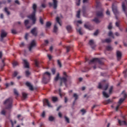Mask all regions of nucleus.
I'll return each mask as SVG.
<instances>
[{
  "mask_svg": "<svg viewBox=\"0 0 127 127\" xmlns=\"http://www.w3.org/2000/svg\"><path fill=\"white\" fill-rule=\"evenodd\" d=\"M80 112H81V113H82V115H84V114L86 113V110L83 109H81L80 110Z\"/></svg>",
  "mask_w": 127,
  "mask_h": 127,
  "instance_id": "603ef678",
  "label": "nucleus"
},
{
  "mask_svg": "<svg viewBox=\"0 0 127 127\" xmlns=\"http://www.w3.org/2000/svg\"><path fill=\"white\" fill-rule=\"evenodd\" d=\"M81 12L80 10H78L77 12V14H76V17H77V18H80V13Z\"/></svg>",
  "mask_w": 127,
  "mask_h": 127,
  "instance_id": "58836bf2",
  "label": "nucleus"
},
{
  "mask_svg": "<svg viewBox=\"0 0 127 127\" xmlns=\"http://www.w3.org/2000/svg\"><path fill=\"white\" fill-rule=\"evenodd\" d=\"M17 74H18V73H17V71H14L13 74V77H16V76H17Z\"/></svg>",
  "mask_w": 127,
  "mask_h": 127,
  "instance_id": "052dcab7",
  "label": "nucleus"
},
{
  "mask_svg": "<svg viewBox=\"0 0 127 127\" xmlns=\"http://www.w3.org/2000/svg\"><path fill=\"white\" fill-rule=\"evenodd\" d=\"M122 95H123L124 98H121L119 101V104H122L123 103V102L126 100L127 98V94L126 93V91H123L122 93Z\"/></svg>",
  "mask_w": 127,
  "mask_h": 127,
  "instance_id": "0eeeda50",
  "label": "nucleus"
},
{
  "mask_svg": "<svg viewBox=\"0 0 127 127\" xmlns=\"http://www.w3.org/2000/svg\"><path fill=\"white\" fill-rule=\"evenodd\" d=\"M52 25V23H51L50 21L47 22L46 24V28H49V27H50V26H51Z\"/></svg>",
  "mask_w": 127,
  "mask_h": 127,
  "instance_id": "412c9836",
  "label": "nucleus"
},
{
  "mask_svg": "<svg viewBox=\"0 0 127 127\" xmlns=\"http://www.w3.org/2000/svg\"><path fill=\"white\" fill-rule=\"evenodd\" d=\"M80 1H81V0H78V1L76 2V5L79 6V5H80Z\"/></svg>",
  "mask_w": 127,
  "mask_h": 127,
  "instance_id": "338daca9",
  "label": "nucleus"
},
{
  "mask_svg": "<svg viewBox=\"0 0 127 127\" xmlns=\"http://www.w3.org/2000/svg\"><path fill=\"white\" fill-rule=\"evenodd\" d=\"M127 69H126L123 71V74H124L125 78H127Z\"/></svg>",
  "mask_w": 127,
  "mask_h": 127,
  "instance_id": "864d4df0",
  "label": "nucleus"
},
{
  "mask_svg": "<svg viewBox=\"0 0 127 127\" xmlns=\"http://www.w3.org/2000/svg\"><path fill=\"white\" fill-rule=\"evenodd\" d=\"M36 46V41L35 40H33L30 43V45L29 47V50L30 52H31L33 47H35Z\"/></svg>",
  "mask_w": 127,
  "mask_h": 127,
  "instance_id": "423d86ee",
  "label": "nucleus"
},
{
  "mask_svg": "<svg viewBox=\"0 0 127 127\" xmlns=\"http://www.w3.org/2000/svg\"><path fill=\"white\" fill-rule=\"evenodd\" d=\"M78 95H77V94H76V93L73 94V98H74V99H75V100L73 103V106H74V105H75V103H76V100H78Z\"/></svg>",
  "mask_w": 127,
  "mask_h": 127,
  "instance_id": "a211bd4d",
  "label": "nucleus"
},
{
  "mask_svg": "<svg viewBox=\"0 0 127 127\" xmlns=\"http://www.w3.org/2000/svg\"><path fill=\"white\" fill-rule=\"evenodd\" d=\"M102 84H101V83H99L98 86V89H102Z\"/></svg>",
  "mask_w": 127,
  "mask_h": 127,
  "instance_id": "0e129e2a",
  "label": "nucleus"
},
{
  "mask_svg": "<svg viewBox=\"0 0 127 127\" xmlns=\"http://www.w3.org/2000/svg\"><path fill=\"white\" fill-rule=\"evenodd\" d=\"M89 44L90 46H93V45H94V41L93 40H90L89 42Z\"/></svg>",
  "mask_w": 127,
  "mask_h": 127,
  "instance_id": "f704fd0d",
  "label": "nucleus"
},
{
  "mask_svg": "<svg viewBox=\"0 0 127 127\" xmlns=\"http://www.w3.org/2000/svg\"><path fill=\"white\" fill-rule=\"evenodd\" d=\"M43 106L44 107H45V106H48L49 108L51 107V105L50 104V103H49V101H48V99H45L43 101Z\"/></svg>",
  "mask_w": 127,
  "mask_h": 127,
  "instance_id": "9d476101",
  "label": "nucleus"
},
{
  "mask_svg": "<svg viewBox=\"0 0 127 127\" xmlns=\"http://www.w3.org/2000/svg\"><path fill=\"white\" fill-rule=\"evenodd\" d=\"M23 62L25 68H29V64L28 63V62H27V60H23Z\"/></svg>",
  "mask_w": 127,
  "mask_h": 127,
  "instance_id": "ddd939ff",
  "label": "nucleus"
},
{
  "mask_svg": "<svg viewBox=\"0 0 127 127\" xmlns=\"http://www.w3.org/2000/svg\"><path fill=\"white\" fill-rule=\"evenodd\" d=\"M64 75V76L63 77H65V78H68V75H67V73H66V72L64 71L63 72Z\"/></svg>",
  "mask_w": 127,
  "mask_h": 127,
  "instance_id": "bf43d9fd",
  "label": "nucleus"
},
{
  "mask_svg": "<svg viewBox=\"0 0 127 127\" xmlns=\"http://www.w3.org/2000/svg\"><path fill=\"white\" fill-rule=\"evenodd\" d=\"M71 49V47L70 46H68L66 47V52L68 53L70 51V50Z\"/></svg>",
  "mask_w": 127,
  "mask_h": 127,
  "instance_id": "de8ad7c7",
  "label": "nucleus"
},
{
  "mask_svg": "<svg viewBox=\"0 0 127 127\" xmlns=\"http://www.w3.org/2000/svg\"><path fill=\"white\" fill-rule=\"evenodd\" d=\"M36 28H34L31 31V33H32L34 36H37V32H36Z\"/></svg>",
  "mask_w": 127,
  "mask_h": 127,
  "instance_id": "4468645a",
  "label": "nucleus"
},
{
  "mask_svg": "<svg viewBox=\"0 0 127 127\" xmlns=\"http://www.w3.org/2000/svg\"><path fill=\"white\" fill-rule=\"evenodd\" d=\"M35 65L36 67L39 66V63L37 60L35 61Z\"/></svg>",
  "mask_w": 127,
  "mask_h": 127,
  "instance_id": "ea45409f",
  "label": "nucleus"
},
{
  "mask_svg": "<svg viewBox=\"0 0 127 127\" xmlns=\"http://www.w3.org/2000/svg\"><path fill=\"white\" fill-rule=\"evenodd\" d=\"M108 88H109V84L107 83L105 85L104 90H105V91H107L108 90Z\"/></svg>",
  "mask_w": 127,
  "mask_h": 127,
  "instance_id": "49530a36",
  "label": "nucleus"
},
{
  "mask_svg": "<svg viewBox=\"0 0 127 127\" xmlns=\"http://www.w3.org/2000/svg\"><path fill=\"white\" fill-rule=\"evenodd\" d=\"M117 57L118 61H120L122 59V52L119 51H117Z\"/></svg>",
  "mask_w": 127,
  "mask_h": 127,
  "instance_id": "9b49d317",
  "label": "nucleus"
},
{
  "mask_svg": "<svg viewBox=\"0 0 127 127\" xmlns=\"http://www.w3.org/2000/svg\"><path fill=\"white\" fill-rule=\"evenodd\" d=\"M33 11L32 12V14L28 16V18H30V19H31L33 21V24H35V22L36 21V18H35V14L36 13V9L37 8V5H36V4H33Z\"/></svg>",
  "mask_w": 127,
  "mask_h": 127,
  "instance_id": "f257e3e1",
  "label": "nucleus"
},
{
  "mask_svg": "<svg viewBox=\"0 0 127 127\" xmlns=\"http://www.w3.org/2000/svg\"><path fill=\"white\" fill-rule=\"evenodd\" d=\"M113 89H114V87L113 86H111L109 89V94H112L113 92Z\"/></svg>",
  "mask_w": 127,
  "mask_h": 127,
  "instance_id": "79ce46f5",
  "label": "nucleus"
},
{
  "mask_svg": "<svg viewBox=\"0 0 127 127\" xmlns=\"http://www.w3.org/2000/svg\"><path fill=\"white\" fill-rule=\"evenodd\" d=\"M57 0H53V3L49 2V5L50 6H52V5H53L54 8L56 9L57 8Z\"/></svg>",
  "mask_w": 127,
  "mask_h": 127,
  "instance_id": "6e6552de",
  "label": "nucleus"
},
{
  "mask_svg": "<svg viewBox=\"0 0 127 127\" xmlns=\"http://www.w3.org/2000/svg\"><path fill=\"white\" fill-rule=\"evenodd\" d=\"M90 68L86 66L85 67H84V70L83 72H87V71H89V70H90Z\"/></svg>",
  "mask_w": 127,
  "mask_h": 127,
  "instance_id": "09e8293b",
  "label": "nucleus"
},
{
  "mask_svg": "<svg viewBox=\"0 0 127 127\" xmlns=\"http://www.w3.org/2000/svg\"><path fill=\"white\" fill-rule=\"evenodd\" d=\"M3 105H4L6 110H11L12 108V98H9L6 99L3 102Z\"/></svg>",
  "mask_w": 127,
  "mask_h": 127,
  "instance_id": "f03ea898",
  "label": "nucleus"
},
{
  "mask_svg": "<svg viewBox=\"0 0 127 127\" xmlns=\"http://www.w3.org/2000/svg\"><path fill=\"white\" fill-rule=\"evenodd\" d=\"M56 21L59 23V24L61 26L62 24H61V23L60 22V18L59 17H57L56 18Z\"/></svg>",
  "mask_w": 127,
  "mask_h": 127,
  "instance_id": "c85d7f7f",
  "label": "nucleus"
},
{
  "mask_svg": "<svg viewBox=\"0 0 127 127\" xmlns=\"http://www.w3.org/2000/svg\"><path fill=\"white\" fill-rule=\"evenodd\" d=\"M28 23H29V21L28 20H26L24 21V24L26 26V25H27V24H28Z\"/></svg>",
  "mask_w": 127,
  "mask_h": 127,
  "instance_id": "6e6d98bb",
  "label": "nucleus"
},
{
  "mask_svg": "<svg viewBox=\"0 0 127 127\" xmlns=\"http://www.w3.org/2000/svg\"><path fill=\"white\" fill-rule=\"evenodd\" d=\"M11 33H12L13 34H16V31L14 29H12Z\"/></svg>",
  "mask_w": 127,
  "mask_h": 127,
  "instance_id": "680f3d73",
  "label": "nucleus"
},
{
  "mask_svg": "<svg viewBox=\"0 0 127 127\" xmlns=\"http://www.w3.org/2000/svg\"><path fill=\"white\" fill-rule=\"evenodd\" d=\"M22 97L23 98V99H26V98H27V94L23 92L22 93Z\"/></svg>",
  "mask_w": 127,
  "mask_h": 127,
  "instance_id": "c9c22d12",
  "label": "nucleus"
},
{
  "mask_svg": "<svg viewBox=\"0 0 127 127\" xmlns=\"http://www.w3.org/2000/svg\"><path fill=\"white\" fill-rule=\"evenodd\" d=\"M118 123L120 126H127V122L125 121L118 120Z\"/></svg>",
  "mask_w": 127,
  "mask_h": 127,
  "instance_id": "2eb2a0df",
  "label": "nucleus"
},
{
  "mask_svg": "<svg viewBox=\"0 0 127 127\" xmlns=\"http://www.w3.org/2000/svg\"><path fill=\"white\" fill-rule=\"evenodd\" d=\"M1 115H3V116H5V111L4 110L1 111Z\"/></svg>",
  "mask_w": 127,
  "mask_h": 127,
  "instance_id": "4d7b16f0",
  "label": "nucleus"
},
{
  "mask_svg": "<svg viewBox=\"0 0 127 127\" xmlns=\"http://www.w3.org/2000/svg\"><path fill=\"white\" fill-rule=\"evenodd\" d=\"M93 21H94V22H96V23H100V22H101V21H100L97 17L94 18Z\"/></svg>",
  "mask_w": 127,
  "mask_h": 127,
  "instance_id": "a878e982",
  "label": "nucleus"
},
{
  "mask_svg": "<svg viewBox=\"0 0 127 127\" xmlns=\"http://www.w3.org/2000/svg\"><path fill=\"white\" fill-rule=\"evenodd\" d=\"M98 34H99V30H97L93 34V35H94V36H97V35H98Z\"/></svg>",
  "mask_w": 127,
  "mask_h": 127,
  "instance_id": "8fccbe9b",
  "label": "nucleus"
},
{
  "mask_svg": "<svg viewBox=\"0 0 127 127\" xmlns=\"http://www.w3.org/2000/svg\"><path fill=\"white\" fill-rule=\"evenodd\" d=\"M6 35H7V33L5 32L4 30H2L1 31L0 41H2V40H3V38H4V37H6Z\"/></svg>",
  "mask_w": 127,
  "mask_h": 127,
  "instance_id": "1a4fd4ad",
  "label": "nucleus"
},
{
  "mask_svg": "<svg viewBox=\"0 0 127 127\" xmlns=\"http://www.w3.org/2000/svg\"><path fill=\"white\" fill-rule=\"evenodd\" d=\"M4 11H5V12H6L7 15H9V14H10V13L9 12V11H8L7 10V8L5 7V8H4Z\"/></svg>",
  "mask_w": 127,
  "mask_h": 127,
  "instance_id": "37998d69",
  "label": "nucleus"
},
{
  "mask_svg": "<svg viewBox=\"0 0 127 127\" xmlns=\"http://www.w3.org/2000/svg\"><path fill=\"white\" fill-rule=\"evenodd\" d=\"M85 62H88V64L90 65L91 63H98L100 65H104V62L103 60L99 58H94L92 60L89 61V59L87 58H85Z\"/></svg>",
  "mask_w": 127,
  "mask_h": 127,
  "instance_id": "7ed1b4c3",
  "label": "nucleus"
},
{
  "mask_svg": "<svg viewBox=\"0 0 127 127\" xmlns=\"http://www.w3.org/2000/svg\"><path fill=\"white\" fill-rule=\"evenodd\" d=\"M106 49L108 51H112V50H113V48L111 46H108L106 47Z\"/></svg>",
  "mask_w": 127,
  "mask_h": 127,
  "instance_id": "7c9ffc66",
  "label": "nucleus"
},
{
  "mask_svg": "<svg viewBox=\"0 0 127 127\" xmlns=\"http://www.w3.org/2000/svg\"><path fill=\"white\" fill-rule=\"evenodd\" d=\"M113 35H114L113 34V32H112V31H110V32L108 33V36H113Z\"/></svg>",
  "mask_w": 127,
  "mask_h": 127,
  "instance_id": "13d9d810",
  "label": "nucleus"
},
{
  "mask_svg": "<svg viewBox=\"0 0 127 127\" xmlns=\"http://www.w3.org/2000/svg\"><path fill=\"white\" fill-rule=\"evenodd\" d=\"M120 21H118V22H116V26L117 27H120Z\"/></svg>",
  "mask_w": 127,
  "mask_h": 127,
  "instance_id": "e2e57ef3",
  "label": "nucleus"
},
{
  "mask_svg": "<svg viewBox=\"0 0 127 127\" xmlns=\"http://www.w3.org/2000/svg\"><path fill=\"white\" fill-rule=\"evenodd\" d=\"M103 95L104 97H105V98H109V97H110V95H109V94H108L105 91L103 92Z\"/></svg>",
  "mask_w": 127,
  "mask_h": 127,
  "instance_id": "c756f323",
  "label": "nucleus"
},
{
  "mask_svg": "<svg viewBox=\"0 0 127 127\" xmlns=\"http://www.w3.org/2000/svg\"><path fill=\"white\" fill-rule=\"evenodd\" d=\"M108 28L109 30H111V29H112V28H113V26L112 25V23H109Z\"/></svg>",
  "mask_w": 127,
  "mask_h": 127,
  "instance_id": "a18cd8bd",
  "label": "nucleus"
},
{
  "mask_svg": "<svg viewBox=\"0 0 127 127\" xmlns=\"http://www.w3.org/2000/svg\"><path fill=\"white\" fill-rule=\"evenodd\" d=\"M14 93L15 95H16V96H18V92H17V90L16 89H14Z\"/></svg>",
  "mask_w": 127,
  "mask_h": 127,
  "instance_id": "5fc2aeb1",
  "label": "nucleus"
},
{
  "mask_svg": "<svg viewBox=\"0 0 127 127\" xmlns=\"http://www.w3.org/2000/svg\"><path fill=\"white\" fill-rule=\"evenodd\" d=\"M66 30L68 32H71L72 31V27L70 25H68L66 26Z\"/></svg>",
  "mask_w": 127,
  "mask_h": 127,
  "instance_id": "393cba45",
  "label": "nucleus"
},
{
  "mask_svg": "<svg viewBox=\"0 0 127 127\" xmlns=\"http://www.w3.org/2000/svg\"><path fill=\"white\" fill-rule=\"evenodd\" d=\"M82 30V28H79L78 29V28H76V31L80 35H83V32L81 31Z\"/></svg>",
  "mask_w": 127,
  "mask_h": 127,
  "instance_id": "5701e85b",
  "label": "nucleus"
},
{
  "mask_svg": "<svg viewBox=\"0 0 127 127\" xmlns=\"http://www.w3.org/2000/svg\"><path fill=\"white\" fill-rule=\"evenodd\" d=\"M58 30V27H57V25L56 24H55L54 25V32L55 33H56V32H57Z\"/></svg>",
  "mask_w": 127,
  "mask_h": 127,
  "instance_id": "cd10ccee",
  "label": "nucleus"
},
{
  "mask_svg": "<svg viewBox=\"0 0 127 127\" xmlns=\"http://www.w3.org/2000/svg\"><path fill=\"white\" fill-rule=\"evenodd\" d=\"M96 8L100 7L101 6V2H100V0H96Z\"/></svg>",
  "mask_w": 127,
  "mask_h": 127,
  "instance_id": "b1692460",
  "label": "nucleus"
},
{
  "mask_svg": "<svg viewBox=\"0 0 127 127\" xmlns=\"http://www.w3.org/2000/svg\"><path fill=\"white\" fill-rule=\"evenodd\" d=\"M84 27L85 28H86V29H88L89 30H92V28L91 27V26H89L87 24H84Z\"/></svg>",
  "mask_w": 127,
  "mask_h": 127,
  "instance_id": "bb28decb",
  "label": "nucleus"
},
{
  "mask_svg": "<svg viewBox=\"0 0 127 127\" xmlns=\"http://www.w3.org/2000/svg\"><path fill=\"white\" fill-rule=\"evenodd\" d=\"M26 85H27V86L29 87V90H30V91H33L34 90L33 86H32L30 83L28 82H26Z\"/></svg>",
  "mask_w": 127,
  "mask_h": 127,
  "instance_id": "f8f14e48",
  "label": "nucleus"
},
{
  "mask_svg": "<svg viewBox=\"0 0 127 127\" xmlns=\"http://www.w3.org/2000/svg\"><path fill=\"white\" fill-rule=\"evenodd\" d=\"M25 75L26 77H29V75H30V72H29V70H26L25 71Z\"/></svg>",
  "mask_w": 127,
  "mask_h": 127,
  "instance_id": "473e14b6",
  "label": "nucleus"
},
{
  "mask_svg": "<svg viewBox=\"0 0 127 127\" xmlns=\"http://www.w3.org/2000/svg\"><path fill=\"white\" fill-rule=\"evenodd\" d=\"M49 121H50V122H53L54 121V117L50 116L49 117Z\"/></svg>",
  "mask_w": 127,
  "mask_h": 127,
  "instance_id": "4c0bfd02",
  "label": "nucleus"
},
{
  "mask_svg": "<svg viewBox=\"0 0 127 127\" xmlns=\"http://www.w3.org/2000/svg\"><path fill=\"white\" fill-rule=\"evenodd\" d=\"M5 66V64L4 63V60H2V64L0 66V68L1 70H2L3 69V67Z\"/></svg>",
  "mask_w": 127,
  "mask_h": 127,
  "instance_id": "4be33fe9",
  "label": "nucleus"
},
{
  "mask_svg": "<svg viewBox=\"0 0 127 127\" xmlns=\"http://www.w3.org/2000/svg\"><path fill=\"white\" fill-rule=\"evenodd\" d=\"M51 74L50 72H46L43 75L42 82L44 84H47L50 81Z\"/></svg>",
  "mask_w": 127,
  "mask_h": 127,
  "instance_id": "20e7f679",
  "label": "nucleus"
},
{
  "mask_svg": "<svg viewBox=\"0 0 127 127\" xmlns=\"http://www.w3.org/2000/svg\"><path fill=\"white\" fill-rule=\"evenodd\" d=\"M110 103H112L111 99H108L106 101V104H110Z\"/></svg>",
  "mask_w": 127,
  "mask_h": 127,
  "instance_id": "69168bd1",
  "label": "nucleus"
},
{
  "mask_svg": "<svg viewBox=\"0 0 127 127\" xmlns=\"http://www.w3.org/2000/svg\"><path fill=\"white\" fill-rule=\"evenodd\" d=\"M52 101L53 102H57V101H58V98H57V97H53Z\"/></svg>",
  "mask_w": 127,
  "mask_h": 127,
  "instance_id": "72a5a7b5",
  "label": "nucleus"
},
{
  "mask_svg": "<svg viewBox=\"0 0 127 127\" xmlns=\"http://www.w3.org/2000/svg\"><path fill=\"white\" fill-rule=\"evenodd\" d=\"M64 119H65V121L66 122V123H67V124L70 123V120H69V118H68L67 117L65 116Z\"/></svg>",
  "mask_w": 127,
  "mask_h": 127,
  "instance_id": "a19ab883",
  "label": "nucleus"
},
{
  "mask_svg": "<svg viewBox=\"0 0 127 127\" xmlns=\"http://www.w3.org/2000/svg\"><path fill=\"white\" fill-rule=\"evenodd\" d=\"M103 11H99L96 12V16L98 17H102L103 16Z\"/></svg>",
  "mask_w": 127,
  "mask_h": 127,
  "instance_id": "f3484780",
  "label": "nucleus"
},
{
  "mask_svg": "<svg viewBox=\"0 0 127 127\" xmlns=\"http://www.w3.org/2000/svg\"><path fill=\"white\" fill-rule=\"evenodd\" d=\"M40 127H45L44 126V124H43V123H40Z\"/></svg>",
  "mask_w": 127,
  "mask_h": 127,
  "instance_id": "774afa93",
  "label": "nucleus"
},
{
  "mask_svg": "<svg viewBox=\"0 0 127 127\" xmlns=\"http://www.w3.org/2000/svg\"><path fill=\"white\" fill-rule=\"evenodd\" d=\"M112 10L115 15H117V13H118V9H117V7L114 5H112Z\"/></svg>",
  "mask_w": 127,
  "mask_h": 127,
  "instance_id": "dca6fc26",
  "label": "nucleus"
},
{
  "mask_svg": "<svg viewBox=\"0 0 127 127\" xmlns=\"http://www.w3.org/2000/svg\"><path fill=\"white\" fill-rule=\"evenodd\" d=\"M52 73H53V75L55 74L56 72V69L55 68H52L51 70Z\"/></svg>",
  "mask_w": 127,
  "mask_h": 127,
  "instance_id": "3c124183",
  "label": "nucleus"
},
{
  "mask_svg": "<svg viewBox=\"0 0 127 127\" xmlns=\"http://www.w3.org/2000/svg\"><path fill=\"white\" fill-rule=\"evenodd\" d=\"M60 74L59 73H58L56 76L55 77L54 80L56 82H57V81H58V80H60Z\"/></svg>",
  "mask_w": 127,
  "mask_h": 127,
  "instance_id": "6ab92c4d",
  "label": "nucleus"
},
{
  "mask_svg": "<svg viewBox=\"0 0 127 127\" xmlns=\"http://www.w3.org/2000/svg\"><path fill=\"white\" fill-rule=\"evenodd\" d=\"M57 62H58V65H59V66H60V68H61V67H62V64H61L60 60H58L57 61Z\"/></svg>",
  "mask_w": 127,
  "mask_h": 127,
  "instance_id": "c03bdc74",
  "label": "nucleus"
},
{
  "mask_svg": "<svg viewBox=\"0 0 127 127\" xmlns=\"http://www.w3.org/2000/svg\"><path fill=\"white\" fill-rule=\"evenodd\" d=\"M102 42L103 43H104L105 42H106V43H110V42H112V40H111V39L110 38L106 39L105 40H103Z\"/></svg>",
  "mask_w": 127,
  "mask_h": 127,
  "instance_id": "aec40b11",
  "label": "nucleus"
},
{
  "mask_svg": "<svg viewBox=\"0 0 127 127\" xmlns=\"http://www.w3.org/2000/svg\"><path fill=\"white\" fill-rule=\"evenodd\" d=\"M39 21H40L41 24H44V22L43 21V19L42 18V17H40Z\"/></svg>",
  "mask_w": 127,
  "mask_h": 127,
  "instance_id": "e433bc0d",
  "label": "nucleus"
},
{
  "mask_svg": "<svg viewBox=\"0 0 127 127\" xmlns=\"http://www.w3.org/2000/svg\"><path fill=\"white\" fill-rule=\"evenodd\" d=\"M60 86H63V85H65V86H67V77H62L60 78Z\"/></svg>",
  "mask_w": 127,
  "mask_h": 127,
  "instance_id": "39448f33",
  "label": "nucleus"
},
{
  "mask_svg": "<svg viewBox=\"0 0 127 127\" xmlns=\"http://www.w3.org/2000/svg\"><path fill=\"white\" fill-rule=\"evenodd\" d=\"M12 65L13 67H15L18 65V63H17L16 61H14L12 63Z\"/></svg>",
  "mask_w": 127,
  "mask_h": 127,
  "instance_id": "2f4dec72",
  "label": "nucleus"
}]
</instances>
